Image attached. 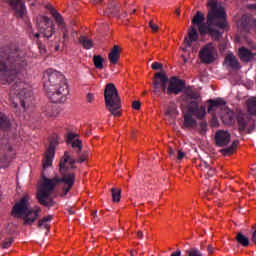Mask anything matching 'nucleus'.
Masks as SVG:
<instances>
[{"label":"nucleus","mask_w":256,"mask_h":256,"mask_svg":"<svg viewBox=\"0 0 256 256\" xmlns=\"http://www.w3.org/2000/svg\"><path fill=\"white\" fill-rule=\"evenodd\" d=\"M87 159H89V152L87 151L83 152L78 159L71 157L69 152H64L59 163L61 178H47L45 173L42 172L43 182L40 184L36 195L38 203L44 207H55L56 202H54L53 197H51L55 191V187L61 184V189L64 193L63 197H65V195L73 189V185H75V179L77 177L75 171L70 170V168L75 169V163H85ZM67 163H69L70 168L67 167Z\"/></svg>","instance_id":"1"},{"label":"nucleus","mask_w":256,"mask_h":256,"mask_svg":"<svg viewBox=\"0 0 256 256\" xmlns=\"http://www.w3.org/2000/svg\"><path fill=\"white\" fill-rule=\"evenodd\" d=\"M208 13L205 21V14L197 11L192 19V25H198L200 35H209L213 41H219L223 37V32L229 31V23H227V12L225 8L220 5L217 0H208Z\"/></svg>","instance_id":"2"},{"label":"nucleus","mask_w":256,"mask_h":256,"mask_svg":"<svg viewBox=\"0 0 256 256\" xmlns=\"http://www.w3.org/2000/svg\"><path fill=\"white\" fill-rule=\"evenodd\" d=\"M27 67L23 50L16 42L0 47V83L7 85L17 79V75Z\"/></svg>","instance_id":"3"},{"label":"nucleus","mask_w":256,"mask_h":256,"mask_svg":"<svg viewBox=\"0 0 256 256\" xmlns=\"http://www.w3.org/2000/svg\"><path fill=\"white\" fill-rule=\"evenodd\" d=\"M44 90L52 103H65L69 85L65 76L56 70H48L43 77Z\"/></svg>","instance_id":"4"},{"label":"nucleus","mask_w":256,"mask_h":256,"mask_svg":"<svg viewBox=\"0 0 256 256\" xmlns=\"http://www.w3.org/2000/svg\"><path fill=\"white\" fill-rule=\"evenodd\" d=\"M41 213V208L32 210L29 205V195H24L12 208V216L22 218L24 225H33Z\"/></svg>","instance_id":"5"},{"label":"nucleus","mask_w":256,"mask_h":256,"mask_svg":"<svg viewBox=\"0 0 256 256\" xmlns=\"http://www.w3.org/2000/svg\"><path fill=\"white\" fill-rule=\"evenodd\" d=\"M9 97L14 108L21 105L23 109H27L33 103V92L27 89V84L24 82H16L12 85Z\"/></svg>","instance_id":"6"},{"label":"nucleus","mask_w":256,"mask_h":256,"mask_svg":"<svg viewBox=\"0 0 256 256\" xmlns=\"http://www.w3.org/2000/svg\"><path fill=\"white\" fill-rule=\"evenodd\" d=\"M104 101L107 111H109L113 117H121L123 113V109L121 108V96H119V90H117L115 84H106L104 89Z\"/></svg>","instance_id":"7"},{"label":"nucleus","mask_w":256,"mask_h":256,"mask_svg":"<svg viewBox=\"0 0 256 256\" xmlns=\"http://www.w3.org/2000/svg\"><path fill=\"white\" fill-rule=\"evenodd\" d=\"M36 26L39 31V33L34 35L36 39H39L41 35L46 37V39H50V37L55 35V24L48 16L38 15L36 17Z\"/></svg>","instance_id":"8"},{"label":"nucleus","mask_w":256,"mask_h":256,"mask_svg":"<svg viewBox=\"0 0 256 256\" xmlns=\"http://www.w3.org/2000/svg\"><path fill=\"white\" fill-rule=\"evenodd\" d=\"M16 152L9 140L4 138L0 141V167H8L10 161L15 159Z\"/></svg>","instance_id":"9"},{"label":"nucleus","mask_w":256,"mask_h":256,"mask_svg":"<svg viewBox=\"0 0 256 256\" xmlns=\"http://www.w3.org/2000/svg\"><path fill=\"white\" fill-rule=\"evenodd\" d=\"M236 121L238 125L239 133H253L255 131V120L251 118V115L243 112L236 114Z\"/></svg>","instance_id":"10"},{"label":"nucleus","mask_w":256,"mask_h":256,"mask_svg":"<svg viewBox=\"0 0 256 256\" xmlns=\"http://www.w3.org/2000/svg\"><path fill=\"white\" fill-rule=\"evenodd\" d=\"M167 83H169V77L163 72H158L152 79L153 93L156 97H163V93H167Z\"/></svg>","instance_id":"11"},{"label":"nucleus","mask_w":256,"mask_h":256,"mask_svg":"<svg viewBox=\"0 0 256 256\" xmlns=\"http://www.w3.org/2000/svg\"><path fill=\"white\" fill-rule=\"evenodd\" d=\"M215 55H217V49L213 43L206 44L199 52L200 61L205 65L215 63Z\"/></svg>","instance_id":"12"},{"label":"nucleus","mask_w":256,"mask_h":256,"mask_svg":"<svg viewBox=\"0 0 256 256\" xmlns=\"http://www.w3.org/2000/svg\"><path fill=\"white\" fill-rule=\"evenodd\" d=\"M48 9H50V13L61 31L63 43H67V41H69V30L67 29V24H65V19H63L61 13H58L52 6H48Z\"/></svg>","instance_id":"13"},{"label":"nucleus","mask_w":256,"mask_h":256,"mask_svg":"<svg viewBox=\"0 0 256 256\" xmlns=\"http://www.w3.org/2000/svg\"><path fill=\"white\" fill-rule=\"evenodd\" d=\"M59 145L57 138L52 137L49 142V146L44 152V158L42 159L43 169H47L53 165V158L55 157V148Z\"/></svg>","instance_id":"14"},{"label":"nucleus","mask_w":256,"mask_h":256,"mask_svg":"<svg viewBox=\"0 0 256 256\" xmlns=\"http://www.w3.org/2000/svg\"><path fill=\"white\" fill-rule=\"evenodd\" d=\"M4 3H8L13 11H15V17L17 19H23L27 15V8L23 0H3Z\"/></svg>","instance_id":"15"},{"label":"nucleus","mask_w":256,"mask_h":256,"mask_svg":"<svg viewBox=\"0 0 256 256\" xmlns=\"http://www.w3.org/2000/svg\"><path fill=\"white\" fill-rule=\"evenodd\" d=\"M183 89H185V81L177 77H172L169 81L166 93L167 95H179Z\"/></svg>","instance_id":"16"},{"label":"nucleus","mask_w":256,"mask_h":256,"mask_svg":"<svg viewBox=\"0 0 256 256\" xmlns=\"http://www.w3.org/2000/svg\"><path fill=\"white\" fill-rule=\"evenodd\" d=\"M208 103V113L212 115V119H217V114L225 107V100L218 98L216 100H208Z\"/></svg>","instance_id":"17"},{"label":"nucleus","mask_w":256,"mask_h":256,"mask_svg":"<svg viewBox=\"0 0 256 256\" xmlns=\"http://www.w3.org/2000/svg\"><path fill=\"white\" fill-rule=\"evenodd\" d=\"M214 141L216 147H227L231 143V134L224 130H218L215 133Z\"/></svg>","instance_id":"18"},{"label":"nucleus","mask_w":256,"mask_h":256,"mask_svg":"<svg viewBox=\"0 0 256 256\" xmlns=\"http://www.w3.org/2000/svg\"><path fill=\"white\" fill-rule=\"evenodd\" d=\"M256 25V20L251 15H243L239 21V27L249 33Z\"/></svg>","instance_id":"19"},{"label":"nucleus","mask_w":256,"mask_h":256,"mask_svg":"<svg viewBox=\"0 0 256 256\" xmlns=\"http://www.w3.org/2000/svg\"><path fill=\"white\" fill-rule=\"evenodd\" d=\"M121 51L123 48L119 45H114L108 54V59L112 65H117L119 63V59H121Z\"/></svg>","instance_id":"20"},{"label":"nucleus","mask_w":256,"mask_h":256,"mask_svg":"<svg viewBox=\"0 0 256 256\" xmlns=\"http://www.w3.org/2000/svg\"><path fill=\"white\" fill-rule=\"evenodd\" d=\"M224 65L229 67L230 69H241V64H239V60L233 53H229L224 58Z\"/></svg>","instance_id":"21"},{"label":"nucleus","mask_w":256,"mask_h":256,"mask_svg":"<svg viewBox=\"0 0 256 256\" xmlns=\"http://www.w3.org/2000/svg\"><path fill=\"white\" fill-rule=\"evenodd\" d=\"M199 39V34L197 33V29H195V26L190 27L188 30V37L184 39L185 45L187 47H191L193 45V42L197 41Z\"/></svg>","instance_id":"22"},{"label":"nucleus","mask_w":256,"mask_h":256,"mask_svg":"<svg viewBox=\"0 0 256 256\" xmlns=\"http://www.w3.org/2000/svg\"><path fill=\"white\" fill-rule=\"evenodd\" d=\"M238 55L243 63H249V61H251L253 57H255V54H253L251 50L245 47L239 49Z\"/></svg>","instance_id":"23"},{"label":"nucleus","mask_w":256,"mask_h":256,"mask_svg":"<svg viewBox=\"0 0 256 256\" xmlns=\"http://www.w3.org/2000/svg\"><path fill=\"white\" fill-rule=\"evenodd\" d=\"M239 147V140H235L230 147L220 150V153L224 157H231L237 153V148Z\"/></svg>","instance_id":"24"},{"label":"nucleus","mask_w":256,"mask_h":256,"mask_svg":"<svg viewBox=\"0 0 256 256\" xmlns=\"http://www.w3.org/2000/svg\"><path fill=\"white\" fill-rule=\"evenodd\" d=\"M183 125L185 129H193V127H197V120L193 118V114L191 112L184 114Z\"/></svg>","instance_id":"25"},{"label":"nucleus","mask_w":256,"mask_h":256,"mask_svg":"<svg viewBox=\"0 0 256 256\" xmlns=\"http://www.w3.org/2000/svg\"><path fill=\"white\" fill-rule=\"evenodd\" d=\"M51 221H53V216L51 215L45 216L43 219L38 221L39 229H46V235L51 231V225L49 224Z\"/></svg>","instance_id":"26"},{"label":"nucleus","mask_w":256,"mask_h":256,"mask_svg":"<svg viewBox=\"0 0 256 256\" xmlns=\"http://www.w3.org/2000/svg\"><path fill=\"white\" fill-rule=\"evenodd\" d=\"M106 13L107 15H118L119 13H121V7L119 6V4H117V2L111 1L108 4Z\"/></svg>","instance_id":"27"},{"label":"nucleus","mask_w":256,"mask_h":256,"mask_svg":"<svg viewBox=\"0 0 256 256\" xmlns=\"http://www.w3.org/2000/svg\"><path fill=\"white\" fill-rule=\"evenodd\" d=\"M0 129L2 131H7V129H11V120L5 115L3 112H0Z\"/></svg>","instance_id":"28"},{"label":"nucleus","mask_w":256,"mask_h":256,"mask_svg":"<svg viewBox=\"0 0 256 256\" xmlns=\"http://www.w3.org/2000/svg\"><path fill=\"white\" fill-rule=\"evenodd\" d=\"M184 97H187V99H199L201 94H199L193 87L188 86L184 90Z\"/></svg>","instance_id":"29"},{"label":"nucleus","mask_w":256,"mask_h":256,"mask_svg":"<svg viewBox=\"0 0 256 256\" xmlns=\"http://www.w3.org/2000/svg\"><path fill=\"white\" fill-rule=\"evenodd\" d=\"M249 115H256V97H250L246 101Z\"/></svg>","instance_id":"30"},{"label":"nucleus","mask_w":256,"mask_h":256,"mask_svg":"<svg viewBox=\"0 0 256 256\" xmlns=\"http://www.w3.org/2000/svg\"><path fill=\"white\" fill-rule=\"evenodd\" d=\"M78 43H80L84 49H91V47H93V40L89 39L87 36H80Z\"/></svg>","instance_id":"31"},{"label":"nucleus","mask_w":256,"mask_h":256,"mask_svg":"<svg viewBox=\"0 0 256 256\" xmlns=\"http://www.w3.org/2000/svg\"><path fill=\"white\" fill-rule=\"evenodd\" d=\"M235 239L239 245H242V247H249V238L243 235V233H237Z\"/></svg>","instance_id":"32"},{"label":"nucleus","mask_w":256,"mask_h":256,"mask_svg":"<svg viewBox=\"0 0 256 256\" xmlns=\"http://www.w3.org/2000/svg\"><path fill=\"white\" fill-rule=\"evenodd\" d=\"M44 113L46 117H57V115H59V112L57 111V109L52 105L45 106Z\"/></svg>","instance_id":"33"},{"label":"nucleus","mask_w":256,"mask_h":256,"mask_svg":"<svg viewBox=\"0 0 256 256\" xmlns=\"http://www.w3.org/2000/svg\"><path fill=\"white\" fill-rule=\"evenodd\" d=\"M235 117L237 118V115H235V113H233V111H229L222 116V119L225 123H227L228 125H231V123H233V121H235Z\"/></svg>","instance_id":"34"},{"label":"nucleus","mask_w":256,"mask_h":256,"mask_svg":"<svg viewBox=\"0 0 256 256\" xmlns=\"http://www.w3.org/2000/svg\"><path fill=\"white\" fill-rule=\"evenodd\" d=\"M111 193H112V201L114 203H119V201H121V189L112 188Z\"/></svg>","instance_id":"35"},{"label":"nucleus","mask_w":256,"mask_h":256,"mask_svg":"<svg viewBox=\"0 0 256 256\" xmlns=\"http://www.w3.org/2000/svg\"><path fill=\"white\" fill-rule=\"evenodd\" d=\"M105 59H103V56L101 55H94L93 62L96 69H103V62Z\"/></svg>","instance_id":"36"},{"label":"nucleus","mask_w":256,"mask_h":256,"mask_svg":"<svg viewBox=\"0 0 256 256\" xmlns=\"http://www.w3.org/2000/svg\"><path fill=\"white\" fill-rule=\"evenodd\" d=\"M192 115H195L197 119H203L207 112L205 111V107L201 106L200 108H196V110L190 112Z\"/></svg>","instance_id":"37"},{"label":"nucleus","mask_w":256,"mask_h":256,"mask_svg":"<svg viewBox=\"0 0 256 256\" xmlns=\"http://www.w3.org/2000/svg\"><path fill=\"white\" fill-rule=\"evenodd\" d=\"M71 143H72V148L76 149V153H77V155H79L81 153V151L83 150V142L79 139H76V140L72 141Z\"/></svg>","instance_id":"38"},{"label":"nucleus","mask_w":256,"mask_h":256,"mask_svg":"<svg viewBox=\"0 0 256 256\" xmlns=\"http://www.w3.org/2000/svg\"><path fill=\"white\" fill-rule=\"evenodd\" d=\"M187 255L188 256H203V254L201 253V251H199V250H197V249H195V248H193V249H191V250H187Z\"/></svg>","instance_id":"39"},{"label":"nucleus","mask_w":256,"mask_h":256,"mask_svg":"<svg viewBox=\"0 0 256 256\" xmlns=\"http://www.w3.org/2000/svg\"><path fill=\"white\" fill-rule=\"evenodd\" d=\"M198 108H199V103H197L196 101H192L188 107V113H193V111H195Z\"/></svg>","instance_id":"40"},{"label":"nucleus","mask_w":256,"mask_h":256,"mask_svg":"<svg viewBox=\"0 0 256 256\" xmlns=\"http://www.w3.org/2000/svg\"><path fill=\"white\" fill-rule=\"evenodd\" d=\"M13 245V238H6L4 242L2 243L3 249H9V246Z\"/></svg>","instance_id":"41"},{"label":"nucleus","mask_w":256,"mask_h":256,"mask_svg":"<svg viewBox=\"0 0 256 256\" xmlns=\"http://www.w3.org/2000/svg\"><path fill=\"white\" fill-rule=\"evenodd\" d=\"M205 133H207V122L206 121H202L200 123V134L201 135H205Z\"/></svg>","instance_id":"42"},{"label":"nucleus","mask_w":256,"mask_h":256,"mask_svg":"<svg viewBox=\"0 0 256 256\" xmlns=\"http://www.w3.org/2000/svg\"><path fill=\"white\" fill-rule=\"evenodd\" d=\"M149 27L152 30V33H157V31H159V26L157 24H155V22H153V20H151L149 22Z\"/></svg>","instance_id":"43"},{"label":"nucleus","mask_w":256,"mask_h":256,"mask_svg":"<svg viewBox=\"0 0 256 256\" xmlns=\"http://www.w3.org/2000/svg\"><path fill=\"white\" fill-rule=\"evenodd\" d=\"M75 137H77V135H75L74 133H68L66 138L67 145H69V143H73Z\"/></svg>","instance_id":"44"},{"label":"nucleus","mask_w":256,"mask_h":256,"mask_svg":"<svg viewBox=\"0 0 256 256\" xmlns=\"http://www.w3.org/2000/svg\"><path fill=\"white\" fill-rule=\"evenodd\" d=\"M38 48L40 50V53L42 55H45V53H47V48L45 47V45H43V43H41V41H38Z\"/></svg>","instance_id":"45"},{"label":"nucleus","mask_w":256,"mask_h":256,"mask_svg":"<svg viewBox=\"0 0 256 256\" xmlns=\"http://www.w3.org/2000/svg\"><path fill=\"white\" fill-rule=\"evenodd\" d=\"M152 69L154 71H159V69H163V64L159 63V62H154L152 64Z\"/></svg>","instance_id":"46"},{"label":"nucleus","mask_w":256,"mask_h":256,"mask_svg":"<svg viewBox=\"0 0 256 256\" xmlns=\"http://www.w3.org/2000/svg\"><path fill=\"white\" fill-rule=\"evenodd\" d=\"M132 109H135V111H139V109H141V102L140 101H133Z\"/></svg>","instance_id":"47"},{"label":"nucleus","mask_w":256,"mask_h":256,"mask_svg":"<svg viewBox=\"0 0 256 256\" xmlns=\"http://www.w3.org/2000/svg\"><path fill=\"white\" fill-rule=\"evenodd\" d=\"M185 156H186L185 152H183L182 150H178V155H177L178 161L185 159Z\"/></svg>","instance_id":"48"},{"label":"nucleus","mask_w":256,"mask_h":256,"mask_svg":"<svg viewBox=\"0 0 256 256\" xmlns=\"http://www.w3.org/2000/svg\"><path fill=\"white\" fill-rule=\"evenodd\" d=\"M88 103H93L95 96L92 93H88L86 96Z\"/></svg>","instance_id":"49"},{"label":"nucleus","mask_w":256,"mask_h":256,"mask_svg":"<svg viewBox=\"0 0 256 256\" xmlns=\"http://www.w3.org/2000/svg\"><path fill=\"white\" fill-rule=\"evenodd\" d=\"M251 241H252V243H254V245H256V229H255L254 232L252 233Z\"/></svg>","instance_id":"50"},{"label":"nucleus","mask_w":256,"mask_h":256,"mask_svg":"<svg viewBox=\"0 0 256 256\" xmlns=\"http://www.w3.org/2000/svg\"><path fill=\"white\" fill-rule=\"evenodd\" d=\"M214 250H215V248H213L212 245H208L207 251H208L209 255H213V251H214Z\"/></svg>","instance_id":"51"},{"label":"nucleus","mask_w":256,"mask_h":256,"mask_svg":"<svg viewBox=\"0 0 256 256\" xmlns=\"http://www.w3.org/2000/svg\"><path fill=\"white\" fill-rule=\"evenodd\" d=\"M168 154H169L170 157H173V155H175V150H173L172 147H169Z\"/></svg>","instance_id":"52"},{"label":"nucleus","mask_w":256,"mask_h":256,"mask_svg":"<svg viewBox=\"0 0 256 256\" xmlns=\"http://www.w3.org/2000/svg\"><path fill=\"white\" fill-rule=\"evenodd\" d=\"M175 111H177V108H173V110H168V111H166V115H173V113H175Z\"/></svg>","instance_id":"53"},{"label":"nucleus","mask_w":256,"mask_h":256,"mask_svg":"<svg viewBox=\"0 0 256 256\" xmlns=\"http://www.w3.org/2000/svg\"><path fill=\"white\" fill-rule=\"evenodd\" d=\"M138 239H143V233L141 231L137 232Z\"/></svg>","instance_id":"54"},{"label":"nucleus","mask_w":256,"mask_h":256,"mask_svg":"<svg viewBox=\"0 0 256 256\" xmlns=\"http://www.w3.org/2000/svg\"><path fill=\"white\" fill-rule=\"evenodd\" d=\"M248 9H254L256 11V4L248 5Z\"/></svg>","instance_id":"55"},{"label":"nucleus","mask_w":256,"mask_h":256,"mask_svg":"<svg viewBox=\"0 0 256 256\" xmlns=\"http://www.w3.org/2000/svg\"><path fill=\"white\" fill-rule=\"evenodd\" d=\"M91 215H92V217L96 218V217H97V211H93V212L91 213Z\"/></svg>","instance_id":"56"},{"label":"nucleus","mask_w":256,"mask_h":256,"mask_svg":"<svg viewBox=\"0 0 256 256\" xmlns=\"http://www.w3.org/2000/svg\"><path fill=\"white\" fill-rule=\"evenodd\" d=\"M93 1V3H103V0H92Z\"/></svg>","instance_id":"57"},{"label":"nucleus","mask_w":256,"mask_h":256,"mask_svg":"<svg viewBox=\"0 0 256 256\" xmlns=\"http://www.w3.org/2000/svg\"><path fill=\"white\" fill-rule=\"evenodd\" d=\"M68 211H69L70 215H74L75 214V211H73V209H71V208Z\"/></svg>","instance_id":"58"},{"label":"nucleus","mask_w":256,"mask_h":256,"mask_svg":"<svg viewBox=\"0 0 256 256\" xmlns=\"http://www.w3.org/2000/svg\"><path fill=\"white\" fill-rule=\"evenodd\" d=\"M135 133H136V131L132 130V139H135Z\"/></svg>","instance_id":"59"},{"label":"nucleus","mask_w":256,"mask_h":256,"mask_svg":"<svg viewBox=\"0 0 256 256\" xmlns=\"http://www.w3.org/2000/svg\"><path fill=\"white\" fill-rule=\"evenodd\" d=\"M60 47H61L60 45H56L55 48H54L55 51H59Z\"/></svg>","instance_id":"60"},{"label":"nucleus","mask_w":256,"mask_h":256,"mask_svg":"<svg viewBox=\"0 0 256 256\" xmlns=\"http://www.w3.org/2000/svg\"><path fill=\"white\" fill-rule=\"evenodd\" d=\"M28 29H33V26L31 25V22H28Z\"/></svg>","instance_id":"61"},{"label":"nucleus","mask_w":256,"mask_h":256,"mask_svg":"<svg viewBox=\"0 0 256 256\" xmlns=\"http://www.w3.org/2000/svg\"><path fill=\"white\" fill-rule=\"evenodd\" d=\"M135 13H137V9H134L131 13V15H135Z\"/></svg>","instance_id":"62"},{"label":"nucleus","mask_w":256,"mask_h":256,"mask_svg":"<svg viewBox=\"0 0 256 256\" xmlns=\"http://www.w3.org/2000/svg\"><path fill=\"white\" fill-rule=\"evenodd\" d=\"M177 15H181V12L179 10H176Z\"/></svg>","instance_id":"63"},{"label":"nucleus","mask_w":256,"mask_h":256,"mask_svg":"<svg viewBox=\"0 0 256 256\" xmlns=\"http://www.w3.org/2000/svg\"><path fill=\"white\" fill-rule=\"evenodd\" d=\"M142 95H143V96L147 95V91H144V92L142 93Z\"/></svg>","instance_id":"64"}]
</instances>
